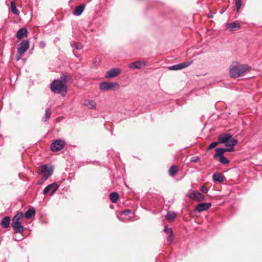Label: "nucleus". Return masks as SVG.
Listing matches in <instances>:
<instances>
[{
    "instance_id": "nucleus-1",
    "label": "nucleus",
    "mask_w": 262,
    "mask_h": 262,
    "mask_svg": "<svg viewBox=\"0 0 262 262\" xmlns=\"http://www.w3.org/2000/svg\"><path fill=\"white\" fill-rule=\"evenodd\" d=\"M50 89L55 94H60L64 96L67 93V84L59 79L54 80L51 84Z\"/></svg>"
},
{
    "instance_id": "nucleus-2",
    "label": "nucleus",
    "mask_w": 262,
    "mask_h": 262,
    "mask_svg": "<svg viewBox=\"0 0 262 262\" xmlns=\"http://www.w3.org/2000/svg\"><path fill=\"white\" fill-rule=\"evenodd\" d=\"M248 70L249 68L247 65H237L236 64L235 65L231 66L229 70V73L231 77L237 78L244 75Z\"/></svg>"
},
{
    "instance_id": "nucleus-3",
    "label": "nucleus",
    "mask_w": 262,
    "mask_h": 262,
    "mask_svg": "<svg viewBox=\"0 0 262 262\" xmlns=\"http://www.w3.org/2000/svg\"><path fill=\"white\" fill-rule=\"evenodd\" d=\"M38 169L40 173L43 175L42 181L47 180L52 174L53 172V167L46 164L40 166Z\"/></svg>"
},
{
    "instance_id": "nucleus-4",
    "label": "nucleus",
    "mask_w": 262,
    "mask_h": 262,
    "mask_svg": "<svg viewBox=\"0 0 262 262\" xmlns=\"http://www.w3.org/2000/svg\"><path fill=\"white\" fill-rule=\"evenodd\" d=\"M187 196L190 199L197 202H201L205 200V196L198 190H189Z\"/></svg>"
},
{
    "instance_id": "nucleus-5",
    "label": "nucleus",
    "mask_w": 262,
    "mask_h": 262,
    "mask_svg": "<svg viewBox=\"0 0 262 262\" xmlns=\"http://www.w3.org/2000/svg\"><path fill=\"white\" fill-rule=\"evenodd\" d=\"M29 41L28 40H24L19 45L17 48V52L19 54L17 57V60H18L21 56L27 51L29 48Z\"/></svg>"
},
{
    "instance_id": "nucleus-6",
    "label": "nucleus",
    "mask_w": 262,
    "mask_h": 262,
    "mask_svg": "<svg viewBox=\"0 0 262 262\" xmlns=\"http://www.w3.org/2000/svg\"><path fill=\"white\" fill-rule=\"evenodd\" d=\"M66 142L61 139L56 140L50 146L51 150L52 151H58L61 150L64 146Z\"/></svg>"
},
{
    "instance_id": "nucleus-7",
    "label": "nucleus",
    "mask_w": 262,
    "mask_h": 262,
    "mask_svg": "<svg viewBox=\"0 0 262 262\" xmlns=\"http://www.w3.org/2000/svg\"><path fill=\"white\" fill-rule=\"evenodd\" d=\"M117 85L119 88V84L117 82H102L100 83L99 88L101 91H108L112 90L115 86Z\"/></svg>"
},
{
    "instance_id": "nucleus-8",
    "label": "nucleus",
    "mask_w": 262,
    "mask_h": 262,
    "mask_svg": "<svg viewBox=\"0 0 262 262\" xmlns=\"http://www.w3.org/2000/svg\"><path fill=\"white\" fill-rule=\"evenodd\" d=\"M59 186L56 183H53L47 186L43 190V194H46L50 191H51V195L55 193Z\"/></svg>"
},
{
    "instance_id": "nucleus-9",
    "label": "nucleus",
    "mask_w": 262,
    "mask_h": 262,
    "mask_svg": "<svg viewBox=\"0 0 262 262\" xmlns=\"http://www.w3.org/2000/svg\"><path fill=\"white\" fill-rule=\"evenodd\" d=\"M193 62V61H190L189 62H184L180 64H175L172 66H170L168 68L169 70H173V71H177L182 70L184 68L188 67L189 66H190L192 63Z\"/></svg>"
},
{
    "instance_id": "nucleus-10",
    "label": "nucleus",
    "mask_w": 262,
    "mask_h": 262,
    "mask_svg": "<svg viewBox=\"0 0 262 262\" xmlns=\"http://www.w3.org/2000/svg\"><path fill=\"white\" fill-rule=\"evenodd\" d=\"M121 69L119 68H112L106 72L105 77L107 78L115 77L121 73Z\"/></svg>"
},
{
    "instance_id": "nucleus-11",
    "label": "nucleus",
    "mask_w": 262,
    "mask_h": 262,
    "mask_svg": "<svg viewBox=\"0 0 262 262\" xmlns=\"http://www.w3.org/2000/svg\"><path fill=\"white\" fill-rule=\"evenodd\" d=\"M146 64V62L144 60H138L130 63L128 67L132 69H139L142 67L145 66Z\"/></svg>"
},
{
    "instance_id": "nucleus-12",
    "label": "nucleus",
    "mask_w": 262,
    "mask_h": 262,
    "mask_svg": "<svg viewBox=\"0 0 262 262\" xmlns=\"http://www.w3.org/2000/svg\"><path fill=\"white\" fill-rule=\"evenodd\" d=\"M211 203H199L196 206V210L198 212H202L208 210L211 206Z\"/></svg>"
},
{
    "instance_id": "nucleus-13",
    "label": "nucleus",
    "mask_w": 262,
    "mask_h": 262,
    "mask_svg": "<svg viewBox=\"0 0 262 262\" xmlns=\"http://www.w3.org/2000/svg\"><path fill=\"white\" fill-rule=\"evenodd\" d=\"M12 227L16 233H21L24 231V227L21 225V222L12 223Z\"/></svg>"
},
{
    "instance_id": "nucleus-14",
    "label": "nucleus",
    "mask_w": 262,
    "mask_h": 262,
    "mask_svg": "<svg viewBox=\"0 0 262 262\" xmlns=\"http://www.w3.org/2000/svg\"><path fill=\"white\" fill-rule=\"evenodd\" d=\"M85 5L83 4L77 6L73 11V14L75 16L80 15L83 12Z\"/></svg>"
},
{
    "instance_id": "nucleus-15",
    "label": "nucleus",
    "mask_w": 262,
    "mask_h": 262,
    "mask_svg": "<svg viewBox=\"0 0 262 262\" xmlns=\"http://www.w3.org/2000/svg\"><path fill=\"white\" fill-rule=\"evenodd\" d=\"M232 135L230 134H225L221 135L218 137V141L219 143H224L225 144L230 138L231 137Z\"/></svg>"
},
{
    "instance_id": "nucleus-16",
    "label": "nucleus",
    "mask_w": 262,
    "mask_h": 262,
    "mask_svg": "<svg viewBox=\"0 0 262 262\" xmlns=\"http://www.w3.org/2000/svg\"><path fill=\"white\" fill-rule=\"evenodd\" d=\"M83 105L91 110H95L96 108V103L92 100H85L83 102Z\"/></svg>"
},
{
    "instance_id": "nucleus-17",
    "label": "nucleus",
    "mask_w": 262,
    "mask_h": 262,
    "mask_svg": "<svg viewBox=\"0 0 262 262\" xmlns=\"http://www.w3.org/2000/svg\"><path fill=\"white\" fill-rule=\"evenodd\" d=\"M227 28L230 31H233L236 29H239L241 28V25L237 22H233L230 24H227Z\"/></svg>"
},
{
    "instance_id": "nucleus-18",
    "label": "nucleus",
    "mask_w": 262,
    "mask_h": 262,
    "mask_svg": "<svg viewBox=\"0 0 262 262\" xmlns=\"http://www.w3.org/2000/svg\"><path fill=\"white\" fill-rule=\"evenodd\" d=\"M10 223V217L8 216H5L1 221V225L4 228L9 227Z\"/></svg>"
},
{
    "instance_id": "nucleus-19",
    "label": "nucleus",
    "mask_w": 262,
    "mask_h": 262,
    "mask_svg": "<svg viewBox=\"0 0 262 262\" xmlns=\"http://www.w3.org/2000/svg\"><path fill=\"white\" fill-rule=\"evenodd\" d=\"M213 180L214 182H223L224 181V177L219 172H215L213 175Z\"/></svg>"
},
{
    "instance_id": "nucleus-20",
    "label": "nucleus",
    "mask_w": 262,
    "mask_h": 262,
    "mask_svg": "<svg viewBox=\"0 0 262 262\" xmlns=\"http://www.w3.org/2000/svg\"><path fill=\"white\" fill-rule=\"evenodd\" d=\"M27 33V30L26 28H23L18 30L16 33V37L18 39H20L25 36Z\"/></svg>"
},
{
    "instance_id": "nucleus-21",
    "label": "nucleus",
    "mask_w": 262,
    "mask_h": 262,
    "mask_svg": "<svg viewBox=\"0 0 262 262\" xmlns=\"http://www.w3.org/2000/svg\"><path fill=\"white\" fill-rule=\"evenodd\" d=\"M35 214V210L34 208L28 209L25 213L26 219H30Z\"/></svg>"
},
{
    "instance_id": "nucleus-22",
    "label": "nucleus",
    "mask_w": 262,
    "mask_h": 262,
    "mask_svg": "<svg viewBox=\"0 0 262 262\" xmlns=\"http://www.w3.org/2000/svg\"><path fill=\"white\" fill-rule=\"evenodd\" d=\"M23 214L21 212H18L12 219V223L21 222Z\"/></svg>"
},
{
    "instance_id": "nucleus-23",
    "label": "nucleus",
    "mask_w": 262,
    "mask_h": 262,
    "mask_svg": "<svg viewBox=\"0 0 262 262\" xmlns=\"http://www.w3.org/2000/svg\"><path fill=\"white\" fill-rule=\"evenodd\" d=\"M110 198L112 203H115L119 199V194L117 192H113L110 193Z\"/></svg>"
},
{
    "instance_id": "nucleus-24",
    "label": "nucleus",
    "mask_w": 262,
    "mask_h": 262,
    "mask_svg": "<svg viewBox=\"0 0 262 262\" xmlns=\"http://www.w3.org/2000/svg\"><path fill=\"white\" fill-rule=\"evenodd\" d=\"M216 153L214 155V158H220L224 156V153L225 152V149L222 148H217L215 149Z\"/></svg>"
},
{
    "instance_id": "nucleus-25",
    "label": "nucleus",
    "mask_w": 262,
    "mask_h": 262,
    "mask_svg": "<svg viewBox=\"0 0 262 262\" xmlns=\"http://www.w3.org/2000/svg\"><path fill=\"white\" fill-rule=\"evenodd\" d=\"M59 80H62V81H63V82L66 83V84H67V83L69 81L72 82V79L71 78V76H70V75H63L60 76V79Z\"/></svg>"
},
{
    "instance_id": "nucleus-26",
    "label": "nucleus",
    "mask_w": 262,
    "mask_h": 262,
    "mask_svg": "<svg viewBox=\"0 0 262 262\" xmlns=\"http://www.w3.org/2000/svg\"><path fill=\"white\" fill-rule=\"evenodd\" d=\"M237 143V140L231 137L230 138V140L228 141L225 144L227 147L230 146H235Z\"/></svg>"
},
{
    "instance_id": "nucleus-27",
    "label": "nucleus",
    "mask_w": 262,
    "mask_h": 262,
    "mask_svg": "<svg viewBox=\"0 0 262 262\" xmlns=\"http://www.w3.org/2000/svg\"><path fill=\"white\" fill-rule=\"evenodd\" d=\"M166 218L169 221H171L176 217V214L174 212L168 211L165 215Z\"/></svg>"
},
{
    "instance_id": "nucleus-28",
    "label": "nucleus",
    "mask_w": 262,
    "mask_h": 262,
    "mask_svg": "<svg viewBox=\"0 0 262 262\" xmlns=\"http://www.w3.org/2000/svg\"><path fill=\"white\" fill-rule=\"evenodd\" d=\"M178 172V167L176 165H172L170 167V168L169 169V174L173 177L176 175V174Z\"/></svg>"
},
{
    "instance_id": "nucleus-29",
    "label": "nucleus",
    "mask_w": 262,
    "mask_h": 262,
    "mask_svg": "<svg viewBox=\"0 0 262 262\" xmlns=\"http://www.w3.org/2000/svg\"><path fill=\"white\" fill-rule=\"evenodd\" d=\"M10 7L11 11L16 15L19 14V10L16 8L15 3L14 2H11L10 4Z\"/></svg>"
},
{
    "instance_id": "nucleus-30",
    "label": "nucleus",
    "mask_w": 262,
    "mask_h": 262,
    "mask_svg": "<svg viewBox=\"0 0 262 262\" xmlns=\"http://www.w3.org/2000/svg\"><path fill=\"white\" fill-rule=\"evenodd\" d=\"M101 59L100 57H96L93 59V63H92V67L96 68L99 66L101 63Z\"/></svg>"
},
{
    "instance_id": "nucleus-31",
    "label": "nucleus",
    "mask_w": 262,
    "mask_h": 262,
    "mask_svg": "<svg viewBox=\"0 0 262 262\" xmlns=\"http://www.w3.org/2000/svg\"><path fill=\"white\" fill-rule=\"evenodd\" d=\"M51 116V110L50 108H47L46 110L45 117L43 119V121L45 122L48 121V120L50 118Z\"/></svg>"
},
{
    "instance_id": "nucleus-32",
    "label": "nucleus",
    "mask_w": 262,
    "mask_h": 262,
    "mask_svg": "<svg viewBox=\"0 0 262 262\" xmlns=\"http://www.w3.org/2000/svg\"><path fill=\"white\" fill-rule=\"evenodd\" d=\"M71 46L73 48H75L77 50H81L83 48V46L81 43L73 42L71 43Z\"/></svg>"
},
{
    "instance_id": "nucleus-33",
    "label": "nucleus",
    "mask_w": 262,
    "mask_h": 262,
    "mask_svg": "<svg viewBox=\"0 0 262 262\" xmlns=\"http://www.w3.org/2000/svg\"><path fill=\"white\" fill-rule=\"evenodd\" d=\"M219 161L223 164H227L229 163V160L225 158L224 156L219 158Z\"/></svg>"
},
{
    "instance_id": "nucleus-34",
    "label": "nucleus",
    "mask_w": 262,
    "mask_h": 262,
    "mask_svg": "<svg viewBox=\"0 0 262 262\" xmlns=\"http://www.w3.org/2000/svg\"><path fill=\"white\" fill-rule=\"evenodd\" d=\"M234 2L236 7V11L238 12L242 6V0H234Z\"/></svg>"
},
{
    "instance_id": "nucleus-35",
    "label": "nucleus",
    "mask_w": 262,
    "mask_h": 262,
    "mask_svg": "<svg viewBox=\"0 0 262 262\" xmlns=\"http://www.w3.org/2000/svg\"><path fill=\"white\" fill-rule=\"evenodd\" d=\"M219 143V141L212 142L211 143H210L209 144V146L208 147L207 150H210V149L214 148L218 145Z\"/></svg>"
},
{
    "instance_id": "nucleus-36",
    "label": "nucleus",
    "mask_w": 262,
    "mask_h": 262,
    "mask_svg": "<svg viewBox=\"0 0 262 262\" xmlns=\"http://www.w3.org/2000/svg\"><path fill=\"white\" fill-rule=\"evenodd\" d=\"M164 231L165 232L170 234L173 233L172 229L168 228L167 226H165Z\"/></svg>"
},
{
    "instance_id": "nucleus-37",
    "label": "nucleus",
    "mask_w": 262,
    "mask_h": 262,
    "mask_svg": "<svg viewBox=\"0 0 262 262\" xmlns=\"http://www.w3.org/2000/svg\"><path fill=\"white\" fill-rule=\"evenodd\" d=\"M234 146H228L227 148H224L225 152H231L234 150Z\"/></svg>"
},
{
    "instance_id": "nucleus-38",
    "label": "nucleus",
    "mask_w": 262,
    "mask_h": 262,
    "mask_svg": "<svg viewBox=\"0 0 262 262\" xmlns=\"http://www.w3.org/2000/svg\"><path fill=\"white\" fill-rule=\"evenodd\" d=\"M173 241V233L171 234H169V236L167 237V242L169 243V244H171L172 243Z\"/></svg>"
},
{
    "instance_id": "nucleus-39",
    "label": "nucleus",
    "mask_w": 262,
    "mask_h": 262,
    "mask_svg": "<svg viewBox=\"0 0 262 262\" xmlns=\"http://www.w3.org/2000/svg\"><path fill=\"white\" fill-rule=\"evenodd\" d=\"M199 160V158L198 156L196 157H193L191 158V162H196Z\"/></svg>"
},
{
    "instance_id": "nucleus-40",
    "label": "nucleus",
    "mask_w": 262,
    "mask_h": 262,
    "mask_svg": "<svg viewBox=\"0 0 262 262\" xmlns=\"http://www.w3.org/2000/svg\"><path fill=\"white\" fill-rule=\"evenodd\" d=\"M201 190L202 192L204 193H206L208 192V189L205 186H202L201 187Z\"/></svg>"
},
{
    "instance_id": "nucleus-41",
    "label": "nucleus",
    "mask_w": 262,
    "mask_h": 262,
    "mask_svg": "<svg viewBox=\"0 0 262 262\" xmlns=\"http://www.w3.org/2000/svg\"><path fill=\"white\" fill-rule=\"evenodd\" d=\"M130 213H131L130 210H128V209H126V210H124L122 212V213L123 214H125V215H128Z\"/></svg>"
},
{
    "instance_id": "nucleus-42",
    "label": "nucleus",
    "mask_w": 262,
    "mask_h": 262,
    "mask_svg": "<svg viewBox=\"0 0 262 262\" xmlns=\"http://www.w3.org/2000/svg\"><path fill=\"white\" fill-rule=\"evenodd\" d=\"M39 45L41 48H43L45 46V44L43 42H40Z\"/></svg>"
},
{
    "instance_id": "nucleus-43",
    "label": "nucleus",
    "mask_w": 262,
    "mask_h": 262,
    "mask_svg": "<svg viewBox=\"0 0 262 262\" xmlns=\"http://www.w3.org/2000/svg\"><path fill=\"white\" fill-rule=\"evenodd\" d=\"M40 181H41V180H39V181H38V183H39V184L41 183V182H40Z\"/></svg>"
}]
</instances>
